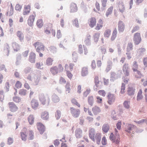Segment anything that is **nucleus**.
I'll return each mask as SVG.
<instances>
[{"instance_id":"obj_1","label":"nucleus","mask_w":147,"mask_h":147,"mask_svg":"<svg viewBox=\"0 0 147 147\" xmlns=\"http://www.w3.org/2000/svg\"><path fill=\"white\" fill-rule=\"evenodd\" d=\"M20 134L21 138L24 141L26 140L27 138L30 140H32L34 138L33 132L32 130H28L26 128L23 129Z\"/></svg>"},{"instance_id":"obj_2","label":"nucleus","mask_w":147,"mask_h":147,"mask_svg":"<svg viewBox=\"0 0 147 147\" xmlns=\"http://www.w3.org/2000/svg\"><path fill=\"white\" fill-rule=\"evenodd\" d=\"M63 68L62 65L60 64L57 66H54L51 67L50 69V71L53 75H55L58 73L63 71Z\"/></svg>"},{"instance_id":"obj_3","label":"nucleus","mask_w":147,"mask_h":147,"mask_svg":"<svg viewBox=\"0 0 147 147\" xmlns=\"http://www.w3.org/2000/svg\"><path fill=\"white\" fill-rule=\"evenodd\" d=\"M34 46L36 49V51L38 53H40L41 51H44L45 50V47L41 42H36L34 44Z\"/></svg>"},{"instance_id":"obj_4","label":"nucleus","mask_w":147,"mask_h":147,"mask_svg":"<svg viewBox=\"0 0 147 147\" xmlns=\"http://www.w3.org/2000/svg\"><path fill=\"white\" fill-rule=\"evenodd\" d=\"M133 40L135 45L139 44L142 40L140 33L136 32L135 33L133 36Z\"/></svg>"},{"instance_id":"obj_5","label":"nucleus","mask_w":147,"mask_h":147,"mask_svg":"<svg viewBox=\"0 0 147 147\" xmlns=\"http://www.w3.org/2000/svg\"><path fill=\"white\" fill-rule=\"evenodd\" d=\"M70 110L73 117L74 118H77L79 117L80 113V111L79 109L71 107L70 108Z\"/></svg>"},{"instance_id":"obj_6","label":"nucleus","mask_w":147,"mask_h":147,"mask_svg":"<svg viewBox=\"0 0 147 147\" xmlns=\"http://www.w3.org/2000/svg\"><path fill=\"white\" fill-rule=\"evenodd\" d=\"M110 138L113 142L116 144H118L119 143L120 141V139L119 135H116L114 136L113 134V133L111 134Z\"/></svg>"},{"instance_id":"obj_7","label":"nucleus","mask_w":147,"mask_h":147,"mask_svg":"<svg viewBox=\"0 0 147 147\" xmlns=\"http://www.w3.org/2000/svg\"><path fill=\"white\" fill-rule=\"evenodd\" d=\"M129 64L127 63H125L122 67L123 71L125 76H128L129 75Z\"/></svg>"},{"instance_id":"obj_8","label":"nucleus","mask_w":147,"mask_h":147,"mask_svg":"<svg viewBox=\"0 0 147 147\" xmlns=\"http://www.w3.org/2000/svg\"><path fill=\"white\" fill-rule=\"evenodd\" d=\"M37 127L40 133L42 134L45 131V126L41 123H38L36 124Z\"/></svg>"},{"instance_id":"obj_9","label":"nucleus","mask_w":147,"mask_h":147,"mask_svg":"<svg viewBox=\"0 0 147 147\" xmlns=\"http://www.w3.org/2000/svg\"><path fill=\"white\" fill-rule=\"evenodd\" d=\"M88 23L89 26L91 28H93L96 23V20L95 17H91L89 18L88 21Z\"/></svg>"},{"instance_id":"obj_10","label":"nucleus","mask_w":147,"mask_h":147,"mask_svg":"<svg viewBox=\"0 0 147 147\" xmlns=\"http://www.w3.org/2000/svg\"><path fill=\"white\" fill-rule=\"evenodd\" d=\"M118 30L119 32H123L125 29V25L122 21H120L118 24Z\"/></svg>"},{"instance_id":"obj_11","label":"nucleus","mask_w":147,"mask_h":147,"mask_svg":"<svg viewBox=\"0 0 147 147\" xmlns=\"http://www.w3.org/2000/svg\"><path fill=\"white\" fill-rule=\"evenodd\" d=\"M104 22L101 19H100L98 21L96 26L95 28V29L97 30H99L103 26Z\"/></svg>"},{"instance_id":"obj_12","label":"nucleus","mask_w":147,"mask_h":147,"mask_svg":"<svg viewBox=\"0 0 147 147\" xmlns=\"http://www.w3.org/2000/svg\"><path fill=\"white\" fill-rule=\"evenodd\" d=\"M135 89L132 86H129L127 88V93L128 95L130 96H133L134 95Z\"/></svg>"},{"instance_id":"obj_13","label":"nucleus","mask_w":147,"mask_h":147,"mask_svg":"<svg viewBox=\"0 0 147 147\" xmlns=\"http://www.w3.org/2000/svg\"><path fill=\"white\" fill-rule=\"evenodd\" d=\"M107 97L108 99L107 102L109 105H111L115 101V98L114 95L109 93L107 96Z\"/></svg>"},{"instance_id":"obj_14","label":"nucleus","mask_w":147,"mask_h":147,"mask_svg":"<svg viewBox=\"0 0 147 147\" xmlns=\"http://www.w3.org/2000/svg\"><path fill=\"white\" fill-rule=\"evenodd\" d=\"M10 110L11 112H15L18 109V107L13 102H9L8 103Z\"/></svg>"},{"instance_id":"obj_15","label":"nucleus","mask_w":147,"mask_h":147,"mask_svg":"<svg viewBox=\"0 0 147 147\" xmlns=\"http://www.w3.org/2000/svg\"><path fill=\"white\" fill-rule=\"evenodd\" d=\"M94 82L97 88H100L101 86L102 83L101 82H100L99 81L98 76H96L94 78Z\"/></svg>"},{"instance_id":"obj_16","label":"nucleus","mask_w":147,"mask_h":147,"mask_svg":"<svg viewBox=\"0 0 147 147\" xmlns=\"http://www.w3.org/2000/svg\"><path fill=\"white\" fill-rule=\"evenodd\" d=\"M31 104L32 108L34 109H37L39 105L38 102L34 99H32L31 101Z\"/></svg>"},{"instance_id":"obj_17","label":"nucleus","mask_w":147,"mask_h":147,"mask_svg":"<svg viewBox=\"0 0 147 147\" xmlns=\"http://www.w3.org/2000/svg\"><path fill=\"white\" fill-rule=\"evenodd\" d=\"M101 134V133H97L96 134L94 138V140H93L95 141L96 140V143L98 144H100V143Z\"/></svg>"},{"instance_id":"obj_18","label":"nucleus","mask_w":147,"mask_h":147,"mask_svg":"<svg viewBox=\"0 0 147 147\" xmlns=\"http://www.w3.org/2000/svg\"><path fill=\"white\" fill-rule=\"evenodd\" d=\"M89 136L90 138L92 140H94V138L95 136V131L94 129L91 128L89 131Z\"/></svg>"},{"instance_id":"obj_19","label":"nucleus","mask_w":147,"mask_h":147,"mask_svg":"<svg viewBox=\"0 0 147 147\" xmlns=\"http://www.w3.org/2000/svg\"><path fill=\"white\" fill-rule=\"evenodd\" d=\"M41 117L43 120H48L49 118L48 112L46 111L42 112L41 114Z\"/></svg>"},{"instance_id":"obj_20","label":"nucleus","mask_w":147,"mask_h":147,"mask_svg":"<svg viewBox=\"0 0 147 147\" xmlns=\"http://www.w3.org/2000/svg\"><path fill=\"white\" fill-rule=\"evenodd\" d=\"M92 111L94 115H97L101 111L100 108L97 106H94L92 109Z\"/></svg>"},{"instance_id":"obj_21","label":"nucleus","mask_w":147,"mask_h":147,"mask_svg":"<svg viewBox=\"0 0 147 147\" xmlns=\"http://www.w3.org/2000/svg\"><path fill=\"white\" fill-rule=\"evenodd\" d=\"M35 19V16L33 15H31L28 20V24L30 26H32L33 24Z\"/></svg>"},{"instance_id":"obj_22","label":"nucleus","mask_w":147,"mask_h":147,"mask_svg":"<svg viewBox=\"0 0 147 147\" xmlns=\"http://www.w3.org/2000/svg\"><path fill=\"white\" fill-rule=\"evenodd\" d=\"M36 54L33 52H31L29 56V60L32 63H34L36 59Z\"/></svg>"},{"instance_id":"obj_23","label":"nucleus","mask_w":147,"mask_h":147,"mask_svg":"<svg viewBox=\"0 0 147 147\" xmlns=\"http://www.w3.org/2000/svg\"><path fill=\"white\" fill-rule=\"evenodd\" d=\"M70 9L71 12L74 13L77 11L78 9L76 5L74 3H71L70 5Z\"/></svg>"},{"instance_id":"obj_24","label":"nucleus","mask_w":147,"mask_h":147,"mask_svg":"<svg viewBox=\"0 0 147 147\" xmlns=\"http://www.w3.org/2000/svg\"><path fill=\"white\" fill-rule=\"evenodd\" d=\"M30 5H25L23 12V15H25L28 14L30 12Z\"/></svg>"},{"instance_id":"obj_25","label":"nucleus","mask_w":147,"mask_h":147,"mask_svg":"<svg viewBox=\"0 0 147 147\" xmlns=\"http://www.w3.org/2000/svg\"><path fill=\"white\" fill-rule=\"evenodd\" d=\"M65 70L66 71V74L68 77L71 80L73 77V75L68 70V65L66 64L65 65Z\"/></svg>"},{"instance_id":"obj_26","label":"nucleus","mask_w":147,"mask_h":147,"mask_svg":"<svg viewBox=\"0 0 147 147\" xmlns=\"http://www.w3.org/2000/svg\"><path fill=\"white\" fill-rule=\"evenodd\" d=\"M143 97L142 94V91L141 89H140L138 93L136 99L137 100L139 101L142 99Z\"/></svg>"},{"instance_id":"obj_27","label":"nucleus","mask_w":147,"mask_h":147,"mask_svg":"<svg viewBox=\"0 0 147 147\" xmlns=\"http://www.w3.org/2000/svg\"><path fill=\"white\" fill-rule=\"evenodd\" d=\"M91 36L89 34H87L85 39L84 42L86 45H89L90 43Z\"/></svg>"},{"instance_id":"obj_28","label":"nucleus","mask_w":147,"mask_h":147,"mask_svg":"<svg viewBox=\"0 0 147 147\" xmlns=\"http://www.w3.org/2000/svg\"><path fill=\"white\" fill-rule=\"evenodd\" d=\"M118 7L119 10L121 12L123 13L125 11V7L123 2L119 3Z\"/></svg>"},{"instance_id":"obj_29","label":"nucleus","mask_w":147,"mask_h":147,"mask_svg":"<svg viewBox=\"0 0 147 147\" xmlns=\"http://www.w3.org/2000/svg\"><path fill=\"white\" fill-rule=\"evenodd\" d=\"M111 33V30L109 29H107L105 30L104 33V36L105 38H109L110 36Z\"/></svg>"},{"instance_id":"obj_30","label":"nucleus","mask_w":147,"mask_h":147,"mask_svg":"<svg viewBox=\"0 0 147 147\" xmlns=\"http://www.w3.org/2000/svg\"><path fill=\"white\" fill-rule=\"evenodd\" d=\"M117 32L116 28L113 30L112 36L111 37V41H113L115 40L117 36Z\"/></svg>"},{"instance_id":"obj_31","label":"nucleus","mask_w":147,"mask_h":147,"mask_svg":"<svg viewBox=\"0 0 147 147\" xmlns=\"http://www.w3.org/2000/svg\"><path fill=\"white\" fill-rule=\"evenodd\" d=\"M113 7L112 6L110 7L107 9L106 13V16L107 17L111 14L113 10Z\"/></svg>"},{"instance_id":"obj_32","label":"nucleus","mask_w":147,"mask_h":147,"mask_svg":"<svg viewBox=\"0 0 147 147\" xmlns=\"http://www.w3.org/2000/svg\"><path fill=\"white\" fill-rule=\"evenodd\" d=\"M135 127L134 126L131 124H128L125 128V130L128 132H130L131 130H133Z\"/></svg>"},{"instance_id":"obj_33","label":"nucleus","mask_w":147,"mask_h":147,"mask_svg":"<svg viewBox=\"0 0 147 147\" xmlns=\"http://www.w3.org/2000/svg\"><path fill=\"white\" fill-rule=\"evenodd\" d=\"M88 68L86 67L82 68L81 71V74L82 76H85L88 74Z\"/></svg>"},{"instance_id":"obj_34","label":"nucleus","mask_w":147,"mask_h":147,"mask_svg":"<svg viewBox=\"0 0 147 147\" xmlns=\"http://www.w3.org/2000/svg\"><path fill=\"white\" fill-rule=\"evenodd\" d=\"M75 132L76 136L77 138H80L82 136V131L80 129H76Z\"/></svg>"},{"instance_id":"obj_35","label":"nucleus","mask_w":147,"mask_h":147,"mask_svg":"<svg viewBox=\"0 0 147 147\" xmlns=\"http://www.w3.org/2000/svg\"><path fill=\"white\" fill-rule=\"evenodd\" d=\"M39 100L40 102L43 105L46 103V99L45 96L44 95H41L39 97Z\"/></svg>"},{"instance_id":"obj_36","label":"nucleus","mask_w":147,"mask_h":147,"mask_svg":"<svg viewBox=\"0 0 147 147\" xmlns=\"http://www.w3.org/2000/svg\"><path fill=\"white\" fill-rule=\"evenodd\" d=\"M10 47L8 44L6 43L4 46V51L7 53V55L8 56L10 51Z\"/></svg>"},{"instance_id":"obj_37","label":"nucleus","mask_w":147,"mask_h":147,"mask_svg":"<svg viewBox=\"0 0 147 147\" xmlns=\"http://www.w3.org/2000/svg\"><path fill=\"white\" fill-rule=\"evenodd\" d=\"M88 104L91 106L93 105L94 100L93 96H91L88 97Z\"/></svg>"},{"instance_id":"obj_38","label":"nucleus","mask_w":147,"mask_h":147,"mask_svg":"<svg viewBox=\"0 0 147 147\" xmlns=\"http://www.w3.org/2000/svg\"><path fill=\"white\" fill-rule=\"evenodd\" d=\"M132 69L134 72H135L138 70V65L136 61H134L133 62V64L132 65Z\"/></svg>"},{"instance_id":"obj_39","label":"nucleus","mask_w":147,"mask_h":147,"mask_svg":"<svg viewBox=\"0 0 147 147\" xmlns=\"http://www.w3.org/2000/svg\"><path fill=\"white\" fill-rule=\"evenodd\" d=\"M12 47L14 52H17L18 51V45L16 42H13L12 43Z\"/></svg>"},{"instance_id":"obj_40","label":"nucleus","mask_w":147,"mask_h":147,"mask_svg":"<svg viewBox=\"0 0 147 147\" xmlns=\"http://www.w3.org/2000/svg\"><path fill=\"white\" fill-rule=\"evenodd\" d=\"M100 33L97 32L95 33L93 36V40L95 42H97L99 39Z\"/></svg>"},{"instance_id":"obj_41","label":"nucleus","mask_w":147,"mask_h":147,"mask_svg":"<svg viewBox=\"0 0 147 147\" xmlns=\"http://www.w3.org/2000/svg\"><path fill=\"white\" fill-rule=\"evenodd\" d=\"M53 61V59L50 57H49L46 60V64L48 66L52 65Z\"/></svg>"},{"instance_id":"obj_42","label":"nucleus","mask_w":147,"mask_h":147,"mask_svg":"<svg viewBox=\"0 0 147 147\" xmlns=\"http://www.w3.org/2000/svg\"><path fill=\"white\" fill-rule=\"evenodd\" d=\"M109 126L108 124H105L103 126L102 129L104 132L107 133L109 130Z\"/></svg>"},{"instance_id":"obj_43","label":"nucleus","mask_w":147,"mask_h":147,"mask_svg":"<svg viewBox=\"0 0 147 147\" xmlns=\"http://www.w3.org/2000/svg\"><path fill=\"white\" fill-rule=\"evenodd\" d=\"M123 105L124 107L126 109H129L130 107V103L129 101L125 100L123 103Z\"/></svg>"},{"instance_id":"obj_44","label":"nucleus","mask_w":147,"mask_h":147,"mask_svg":"<svg viewBox=\"0 0 147 147\" xmlns=\"http://www.w3.org/2000/svg\"><path fill=\"white\" fill-rule=\"evenodd\" d=\"M71 102L74 105L77 106L78 107H80V104L77 102L75 98H72L71 100Z\"/></svg>"},{"instance_id":"obj_45","label":"nucleus","mask_w":147,"mask_h":147,"mask_svg":"<svg viewBox=\"0 0 147 147\" xmlns=\"http://www.w3.org/2000/svg\"><path fill=\"white\" fill-rule=\"evenodd\" d=\"M136 73L135 74V76L137 78H141L143 76L140 71L137 70L136 71Z\"/></svg>"},{"instance_id":"obj_46","label":"nucleus","mask_w":147,"mask_h":147,"mask_svg":"<svg viewBox=\"0 0 147 147\" xmlns=\"http://www.w3.org/2000/svg\"><path fill=\"white\" fill-rule=\"evenodd\" d=\"M133 49V45L132 43L130 42L128 43L126 50L127 52H129Z\"/></svg>"},{"instance_id":"obj_47","label":"nucleus","mask_w":147,"mask_h":147,"mask_svg":"<svg viewBox=\"0 0 147 147\" xmlns=\"http://www.w3.org/2000/svg\"><path fill=\"white\" fill-rule=\"evenodd\" d=\"M43 22L42 20H38L36 22V25L39 28H41L43 26Z\"/></svg>"},{"instance_id":"obj_48","label":"nucleus","mask_w":147,"mask_h":147,"mask_svg":"<svg viewBox=\"0 0 147 147\" xmlns=\"http://www.w3.org/2000/svg\"><path fill=\"white\" fill-rule=\"evenodd\" d=\"M52 100L54 102H57L59 101V97L56 95H54L53 96Z\"/></svg>"},{"instance_id":"obj_49","label":"nucleus","mask_w":147,"mask_h":147,"mask_svg":"<svg viewBox=\"0 0 147 147\" xmlns=\"http://www.w3.org/2000/svg\"><path fill=\"white\" fill-rule=\"evenodd\" d=\"M33 116L32 115H30L28 118V121L30 124H32L34 121V119Z\"/></svg>"},{"instance_id":"obj_50","label":"nucleus","mask_w":147,"mask_h":147,"mask_svg":"<svg viewBox=\"0 0 147 147\" xmlns=\"http://www.w3.org/2000/svg\"><path fill=\"white\" fill-rule=\"evenodd\" d=\"M116 74L115 73L112 72L111 74V81H114L116 79Z\"/></svg>"},{"instance_id":"obj_51","label":"nucleus","mask_w":147,"mask_h":147,"mask_svg":"<svg viewBox=\"0 0 147 147\" xmlns=\"http://www.w3.org/2000/svg\"><path fill=\"white\" fill-rule=\"evenodd\" d=\"M49 51L52 53H55L57 52L56 48L54 46H51L49 48Z\"/></svg>"},{"instance_id":"obj_52","label":"nucleus","mask_w":147,"mask_h":147,"mask_svg":"<svg viewBox=\"0 0 147 147\" xmlns=\"http://www.w3.org/2000/svg\"><path fill=\"white\" fill-rule=\"evenodd\" d=\"M98 94L104 97L105 96L106 92L104 90H99L98 91Z\"/></svg>"},{"instance_id":"obj_53","label":"nucleus","mask_w":147,"mask_h":147,"mask_svg":"<svg viewBox=\"0 0 147 147\" xmlns=\"http://www.w3.org/2000/svg\"><path fill=\"white\" fill-rule=\"evenodd\" d=\"M61 116V112L59 110H57L55 114V117L57 119H59Z\"/></svg>"},{"instance_id":"obj_54","label":"nucleus","mask_w":147,"mask_h":147,"mask_svg":"<svg viewBox=\"0 0 147 147\" xmlns=\"http://www.w3.org/2000/svg\"><path fill=\"white\" fill-rule=\"evenodd\" d=\"M52 24L51 23H47L46 24L45 26V28L52 29Z\"/></svg>"},{"instance_id":"obj_55","label":"nucleus","mask_w":147,"mask_h":147,"mask_svg":"<svg viewBox=\"0 0 147 147\" xmlns=\"http://www.w3.org/2000/svg\"><path fill=\"white\" fill-rule=\"evenodd\" d=\"M141 82L142 83V84L144 86H147V78L142 79Z\"/></svg>"},{"instance_id":"obj_56","label":"nucleus","mask_w":147,"mask_h":147,"mask_svg":"<svg viewBox=\"0 0 147 147\" xmlns=\"http://www.w3.org/2000/svg\"><path fill=\"white\" fill-rule=\"evenodd\" d=\"M78 53L80 54H83V51L82 46L81 45H80L78 46Z\"/></svg>"},{"instance_id":"obj_57","label":"nucleus","mask_w":147,"mask_h":147,"mask_svg":"<svg viewBox=\"0 0 147 147\" xmlns=\"http://www.w3.org/2000/svg\"><path fill=\"white\" fill-rule=\"evenodd\" d=\"M125 84L122 83V86L121 88V92L122 94H123L125 92Z\"/></svg>"},{"instance_id":"obj_58","label":"nucleus","mask_w":147,"mask_h":147,"mask_svg":"<svg viewBox=\"0 0 147 147\" xmlns=\"http://www.w3.org/2000/svg\"><path fill=\"white\" fill-rule=\"evenodd\" d=\"M13 138L9 137L7 139V144L9 145H10L12 144L13 142Z\"/></svg>"},{"instance_id":"obj_59","label":"nucleus","mask_w":147,"mask_h":147,"mask_svg":"<svg viewBox=\"0 0 147 147\" xmlns=\"http://www.w3.org/2000/svg\"><path fill=\"white\" fill-rule=\"evenodd\" d=\"M96 102L100 104L102 102V99L100 96H97L96 97Z\"/></svg>"},{"instance_id":"obj_60","label":"nucleus","mask_w":147,"mask_h":147,"mask_svg":"<svg viewBox=\"0 0 147 147\" xmlns=\"http://www.w3.org/2000/svg\"><path fill=\"white\" fill-rule=\"evenodd\" d=\"M107 0H101L102 5L103 7H105L107 6Z\"/></svg>"},{"instance_id":"obj_61","label":"nucleus","mask_w":147,"mask_h":147,"mask_svg":"<svg viewBox=\"0 0 147 147\" xmlns=\"http://www.w3.org/2000/svg\"><path fill=\"white\" fill-rule=\"evenodd\" d=\"M91 67L93 69H95L96 67V64L94 60L92 61L91 64Z\"/></svg>"},{"instance_id":"obj_62","label":"nucleus","mask_w":147,"mask_h":147,"mask_svg":"<svg viewBox=\"0 0 147 147\" xmlns=\"http://www.w3.org/2000/svg\"><path fill=\"white\" fill-rule=\"evenodd\" d=\"M102 144L104 145H106L107 144V140L105 136H104L102 138Z\"/></svg>"},{"instance_id":"obj_63","label":"nucleus","mask_w":147,"mask_h":147,"mask_svg":"<svg viewBox=\"0 0 147 147\" xmlns=\"http://www.w3.org/2000/svg\"><path fill=\"white\" fill-rule=\"evenodd\" d=\"M116 114L115 111L114 110H113L112 111L111 114V117L112 118L115 120L117 119V117L116 115L114 116V115Z\"/></svg>"},{"instance_id":"obj_64","label":"nucleus","mask_w":147,"mask_h":147,"mask_svg":"<svg viewBox=\"0 0 147 147\" xmlns=\"http://www.w3.org/2000/svg\"><path fill=\"white\" fill-rule=\"evenodd\" d=\"M73 24L75 25L76 27H78L79 26L78 22V19H75L73 21Z\"/></svg>"}]
</instances>
